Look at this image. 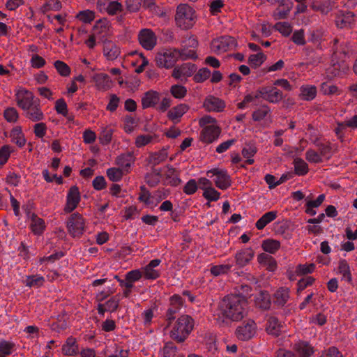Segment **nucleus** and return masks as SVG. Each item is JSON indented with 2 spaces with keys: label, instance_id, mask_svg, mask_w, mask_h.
Here are the masks:
<instances>
[{
  "label": "nucleus",
  "instance_id": "nucleus-15",
  "mask_svg": "<svg viewBox=\"0 0 357 357\" xmlns=\"http://www.w3.org/2000/svg\"><path fill=\"white\" fill-rule=\"evenodd\" d=\"M254 251L251 248H245L237 252L235 255V261L239 268L245 266L254 257Z\"/></svg>",
  "mask_w": 357,
  "mask_h": 357
},
{
  "label": "nucleus",
  "instance_id": "nucleus-34",
  "mask_svg": "<svg viewBox=\"0 0 357 357\" xmlns=\"http://www.w3.org/2000/svg\"><path fill=\"white\" fill-rule=\"evenodd\" d=\"M261 248L266 252L275 254L280 248V242L271 238L265 239L262 241Z\"/></svg>",
  "mask_w": 357,
  "mask_h": 357
},
{
  "label": "nucleus",
  "instance_id": "nucleus-55",
  "mask_svg": "<svg viewBox=\"0 0 357 357\" xmlns=\"http://www.w3.org/2000/svg\"><path fill=\"white\" fill-rule=\"evenodd\" d=\"M211 75V72L207 68H203L199 70V71L195 75L194 80L196 82H203L206 80Z\"/></svg>",
  "mask_w": 357,
  "mask_h": 357
},
{
  "label": "nucleus",
  "instance_id": "nucleus-29",
  "mask_svg": "<svg viewBox=\"0 0 357 357\" xmlns=\"http://www.w3.org/2000/svg\"><path fill=\"white\" fill-rule=\"evenodd\" d=\"M30 227L33 233L39 236L43 233L45 229V223L42 218L38 217L36 214H33L31 218Z\"/></svg>",
  "mask_w": 357,
  "mask_h": 357
},
{
  "label": "nucleus",
  "instance_id": "nucleus-56",
  "mask_svg": "<svg viewBox=\"0 0 357 357\" xmlns=\"http://www.w3.org/2000/svg\"><path fill=\"white\" fill-rule=\"evenodd\" d=\"M120 300L119 294H116L109 299L105 304L107 310L110 312L116 311L119 307Z\"/></svg>",
  "mask_w": 357,
  "mask_h": 357
},
{
  "label": "nucleus",
  "instance_id": "nucleus-44",
  "mask_svg": "<svg viewBox=\"0 0 357 357\" xmlns=\"http://www.w3.org/2000/svg\"><path fill=\"white\" fill-rule=\"evenodd\" d=\"M257 153V148L252 144H247L242 150V155L245 158H247L245 163L247 165H252L254 163V160L252 157Z\"/></svg>",
  "mask_w": 357,
  "mask_h": 357
},
{
  "label": "nucleus",
  "instance_id": "nucleus-35",
  "mask_svg": "<svg viewBox=\"0 0 357 357\" xmlns=\"http://www.w3.org/2000/svg\"><path fill=\"white\" fill-rule=\"evenodd\" d=\"M167 152L166 149L160 150L158 152L151 153L149 157V163L155 167L166 160Z\"/></svg>",
  "mask_w": 357,
  "mask_h": 357
},
{
  "label": "nucleus",
  "instance_id": "nucleus-63",
  "mask_svg": "<svg viewBox=\"0 0 357 357\" xmlns=\"http://www.w3.org/2000/svg\"><path fill=\"white\" fill-rule=\"evenodd\" d=\"M176 347L174 343L169 342H167L162 349L163 357H172L174 356L176 352Z\"/></svg>",
  "mask_w": 357,
  "mask_h": 357
},
{
  "label": "nucleus",
  "instance_id": "nucleus-45",
  "mask_svg": "<svg viewBox=\"0 0 357 357\" xmlns=\"http://www.w3.org/2000/svg\"><path fill=\"white\" fill-rule=\"evenodd\" d=\"M294 165L296 174L303 176L308 172V165L303 159H294Z\"/></svg>",
  "mask_w": 357,
  "mask_h": 357
},
{
  "label": "nucleus",
  "instance_id": "nucleus-38",
  "mask_svg": "<svg viewBox=\"0 0 357 357\" xmlns=\"http://www.w3.org/2000/svg\"><path fill=\"white\" fill-rule=\"evenodd\" d=\"M167 172L165 174V178L168 183L172 186H177L181 182V180L176 174V169L170 165H167Z\"/></svg>",
  "mask_w": 357,
  "mask_h": 357
},
{
  "label": "nucleus",
  "instance_id": "nucleus-43",
  "mask_svg": "<svg viewBox=\"0 0 357 357\" xmlns=\"http://www.w3.org/2000/svg\"><path fill=\"white\" fill-rule=\"evenodd\" d=\"M320 91L324 95L326 96L339 95L340 93V90L337 86L328 82H323L321 84Z\"/></svg>",
  "mask_w": 357,
  "mask_h": 357
},
{
  "label": "nucleus",
  "instance_id": "nucleus-33",
  "mask_svg": "<svg viewBox=\"0 0 357 357\" xmlns=\"http://www.w3.org/2000/svg\"><path fill=\"white\" fill-rule=\"evenodd\" d=\"M280 324L276 317H271L268 318L266 325V331L268 334L278 336L280 333Z\"/></svg>",
  "mask_w": 357,
  "mask_h": 357
},
{
  "label": "nucleus",
  "instance_id": "nucleus-6",
  "mask_svg": "<svg viewBox=\"0 0 357 357\" xmlns=\"http://www.w3.org/2000/svg\"><path fill=\"white\" fill-rule=\"evenodd\" d=\"M85 228L84 219L79 213H72L67 221V229L69 234L74 238L80 237Z\"/></svg>",
  "mask_w": 357,
  "mask_h": 357
},
{
  "label": "nucleus",
  "instance_id": "nucleus-20",
  "mask_svg": "<svg viewBox=\"0 0 357 357\" xmlns=\"http://www.w3.org/2000/svg\"><path fill=\"white\" fill-rule=\"evenodd\" d=\"M256 305L262 309L268 310L271 307V298L269 293L266 290H261L255 297Z\"/></svg>",
  "mask_w": 357,
  "mask_h": 357
},
{
  "label": "nucleus",
  "instance_id": "nucleus-14",
  "mask_svg": "<svg viewBox=\"0 0 357 357\" xmlns=\"http://www.w3.org/2000/svg\"><path fill=\"white\" fill-rule=\"evenodd\" d=\"M189 106L185 103H181L171 108L167 112L168 119L174 124L181 121V117L188 111Z\"/></svg>",
  "mask_w": 357,
  "mask_h": 357
},
{
  "label": "nucleus",
  "instance_id": "nucleus-50",
  "mask_svg": "<svg viewBox=\"0 0 357 357\" xmlns=\"http://www.w3.org/2000/svg\"><path fill=\"white\" fill-rule=\"evenodd\" d=\"M76 17L82 22H91L95 19V13L90 10H82L77 14Z\"/></svg>",
  "mask_w": 357,
  "mask_h": 357
},
{
  "label": "nucleus",
  "instance_id": "nucleus-26",
  "mask_svg": "<svg viewBox=\"0 0 357 357\" xmlns=\"http://www.w3.org/2000/svg\"><path fill=\"white\" fill-rule=\"evenodd\" d=\"M62 351L67 356H75L79 353L78 344L75 338L69 337L62 347Z\"/></svg>",
  "mask_w": 357,
  "mask_h": 357
},
{
  "label": "nucleus",
  "instance_id": "nucleus-10",
  "mask_svg": "<svg viewBox=\"0 0 357 357\" xmlns=\"http://www.w3.org/2000/svg\"><path fill=\"white\" fill-rule=\"evenodd\" d=\"M16 101L17 105L24 111L27 110L37 103L33 94L26 90L19 91L16 93Z\"/></svg>",
  "mask_w": 357,
  "mask_h": 357
},
{
  "label": "nucleus",
  "instance_id": "nucleus-16",
  "mask_svg": "<svg viewBox=\"0 0 357 357\" xmlns=\"http://www.w3.org/2000/svg\"><path fill=\"white\" fill-rule=\"evenodd\" d=\"M293 349L298 357H310L314 351V347L307 341L296 342Z\"/></svg>",
  "mask_w": 357,
  "mask_h": 357
},
{
  "label": "nucleus",
  "instance_id": "nucleus-30",
  "mask_svg": "<svg viewBox=\"0 0 357 357\" xmlns=\"http://www.w3.org/2000/svg\"><path fill=\"white\" fill-rule=\"evenodd\" d=\"M277 215L278 212L275 211H271L264 213L255 224L257 229H263L267 225H268L277 218Z\"/></svg>",
  "mask_w": 357,
  "mask_h": 357
},
{
  "label": "nucleus",
  "instance_id": "nucleus-37",
  "mask_svg": "<svg viewBox=\"0 0 357 357\" xmlns=\"http://www.w3.org/2000/svg\"><path fill=\"white\" fill-rule=\"evenodd\" d=\"M338 273L342 275V280L348 282H351V274L349 265L345 259H341L338 264Z\"/></svg>",
  "mask_w": 357,
  "mask_h": 357
},
{
  "label": "nucleus",
  "instance_id": "nucleus-41",
  "mask_svg": "<svg viewBox=\"0 0 357 357\" xmlns=\"http://www.w3.org/2000/svg\"><path fill=\"white\" fill-rule=\"evenodd\" d=\"M141 271L143 273V277L145 280H154L160 276V272L158 269H154L148 265L141 268Z\"/></svg>",
  "mask_w": 357,
  "mask_h": 357
},
{
  "label": "nucleus",
  "instance_id": "nucleus-25",
  "mask_svg": "<svg viewBox=\"0 0 357 357\" xmlns=\"http://www.w3.org/2000/svg\"><path fill=\"white\" fill-rule=\"evenodd\" d=\"M293 3L290 0H281L278 8L274 13L275 20L284 19L292 8Z\"/></svg>",
  "mask_w": 357,
  "mask_h": 357
},
{
  "label": "nucleus",
  "instance_id": "nucleus-36",
  "mask_svg": "<svg viewBox=\"0 0 357 357\" xmlns=\"http://www.w3.org/2000/svg\"><path fill=\"white\" fill-rule=\"evenodd\" d=\"M233 267V264H220L215 265L211 268V273L213 275L217 277L222 275H225L228 273L229 271H235V269H231Z\"/></svg>",
  "mask_w": 357,
  "mask_h": 357
},
{
  "label": "nucleus",
  "instance_id": "nucleus-5",
  "mask_svg": "<svg viewBox=\"0 0 357 357\" xmlns=\"http://www.w3.org/2000/svg\"><path fill=\"white\" fill-rule=\"evenodd\" d=\"M347 52L344 48L339 50L337 47L334 50L333 58L341 60L333 63V65L327 69L328 76L332 77L340 76L344 74L347 70V65L344 61V59L347 56Z\"/></svg>",
  "mask_w": 357,
  "mask_h": 357
},
{
  "label": "nucleus",
  "instance_id": "nucleus-64",
  "mask_svg": "<svg viewBox=\"0 0 357 357\" xmlns=\"http://www.w3.org/2000/svg\"><path fill=\"white\" fill-rule=\"evenodd\" d=\"M319 357H343V356L337 348L331 347L324 350Z\"/></svg>",
  "mask_w": 357,
  "mask_h": 357
},
{
  "label": "nucleus",
  "instance_id": "nucleus-46",
  "mask_svg": "<svg viewBox=\"0 0 357 357\" xmlns=\"http://www.w3.org/2000/svg\"><path fill=\"white\" fill-rule=\"evenodd\" d=\"M124 173L120 168L111 167L107 169V176L113 182L121 181Z\"/></svg>",
  "mask_w": 357,
  "mask_h": 357
},
{
  "label": "nucleus",
  "instance_id": "nucleus-53",
  "mask_svg": "<svg viewBox=\"0 0 357 357\" xmlns=\"http://www.w3.org/2000/svg\"><path fill=\"white\" fill-rule=\"evenodd\" d=\"M183 77H191L197 70V66L191 63H185L180 66Z\"/></svg>",
  "mask_w": 357,
  "mask_h": 357
},
{
  "label": "nucleus",
  "instance_id": "nucleus-17",
  "mask_svg": "<svg viewBox=\"0 0 357 357\" xmlns=\"http://www.w3.org/2000/svg\"><path fill=\"white\" fill-rule=\"evenodd\" d=\"M204 107L208 112H220L225 109V103L218 98L208 96L204 102Z\"/></svg>",
  "mask_w": 357,
  "mask_h": 357
},
{
  "label": "nucleus",
  "instance_id": "nucleus-54",
  "mask_svg": "<svg viewBox=\"0 0 357 357\" xmlns=\"http://www.w3.org/2000/svg\"><path fill=\"white\" fill-rule=\"evenodd\" d=\"M312 7L315 10H319L323 14H326L331 10V3L329 1H324L322 2H314Z\"/></svg>",
  "mask_w": 357,
  "mask_h": 357
},
{
  "label": "nucleus",
  "instance_id": "nucleus-13",
  "mask_svg": "<svg viewBox=\"0 0 357 357\" xmlns=\"http://www.w3.org/2000/svg\"><path fill=\"white\" fill-rule=\"evenodd\" d=\"M175 19L178 22L197 20L195 10L187 4H181L177 7Z\"/></svg>",
  "mask_w": 357,
  "mask_h": 357
},
{
  "label": "nucleus",
  "instance_id": "nucleus-62",
  "mask_svg": "<svg viewBox=\"0 0 357 357\" xmlns=\"http://www.w3.org/2000/svg\"><path fill=\"white\" fill-rule=\"evenodd\" d=\"M54 67L58 73L62 76H68L70 73L69 66L61 61H56L54 62Z\"/></svg>",
  "mask_w": 357,
  "mask_h": 357
},
{
  "label": "nucleus",
  "instance_id": "nucleus-7",
  "mask_svg": "<svg viewBox=\"0 0 357 357\" xmlns=\"http://www.w3.org/2000/svg\"><path fill=\"white\" fill-rule=\"evenodd\" d=\"M236 45V42L234 38L225 36L214 39L211 43V47L214 53L220 54L232 50Z\"/></svg>",
  "mask_w": 357,
  "mask_h": 357
},
{
  "label": "nucleus",
  "instance_id": "nucleus-28",
  "mask_svg": "<svg viewBox=\"0 0 357 357\" xmlns=\"http://www.w3.org/2000/svg\"><path fill=\"white\" fill-rule=\"evenodd\" d=\"M10 137L12 142L16 144L20 148L23 147L26 142L20 126H16L12 129L10 133Z\"/></svg>",
  "mask_w": 357,
  "mask_h": 357
},
{
  "label": "nucleus",
  "instance_id": "nucleus-58",
  "mask_svg": "<svg viewBox=\"0 0 357 357\" xmlns=\"http://www.w3.org/2000/svg\"><path fill=\"white\" fill-rule=\"evenodd\" d=\"M126 280H130V282H135L139 281L143 277V273H142L141 269H135L130 271L126 273Z\"/></svg>",
  "mask_w": 357,
  "mask_h": 357
},
{
  "label": "nucleus",
  "instance_id": "nucleus-9",
  "mask_svg": "<svg viewBox=\"0 0 357 357\" xmlns=\"http://www.w3.org/2000/svg\"><path fill=\"white\" fill-rule=\"evenodd\" d=\"M80 201L81 195L78 187L76 185L70 187L66 195V202L63 209L65 213H72L77 207Z\"/></svg>",
  "mask_w": 357,
  "mask_h": 357
},
{
  "label": "nucleus",
  "instance_id": "nucleus-24",
  "mask_svg": "<svg viewBox=\"0 0 357 357\" xmlns=\"http://www.w3.org/2000/svg\"><path fill=\"white\" fill-rule=\"evenodd\" d=\"M273 303L284 306L289 298V289L287 287L279 288L274 294Z\"/></svg>",
  "mask_w": 357,
  "mask_h": 357
},
{
  "label": "nucleus",
  "instance_id": "nucleus-11",
  "mask_svg": "<svg viewBox=\"0 0 357 357\" xmlns=\"http://www.w3.org/2000/svg\"><path fill=\"white\" fill-rule=\"evenodd\" d=\"M220 132V128L214 124L206 126L201 132L200 139L204 143H213L218 139Z\"/></svg>",
  "mask_w": 357,
  "mask_h": 357
},
{
  "label": "nucleus",
  "instance_id": "nucleus-23",
  "mask_svg": "<svg viewBox=\"0 0 357 357\" xmlns=\"http://www.w3.org/2000/svg\"><path fill=\"white\" fill-rule=\"evenodd\" d=\"M45 281V280L43 276L36 274L26 275L23 283L29 288H39L43 286Z\"/></svg>",
  "mask_w": 357,
  "mask_h": 357
},
{
  "label": "nucleus",
  "instance_id": "nucleus-39",
  "mask_svg": "<svg viewBox=\"0 0 357 357\" xmlns=\"http://www.w3.org/2000/svg\"><path fill=\"white\" fill-rule=\"evenodd\" d=\"M301 96L304 100H312L317 96V88L314 86H303L301 88Z\"/></svg>",
  "mask_w": 357,
  "mask_h": 357
},
{
  "label": "nucleus",
  "instance_id": "nucleus-27",
  "mask_svg": "<svg viewBox=\"0 0 357 357\" xmlns=\"http://www.w3.org/2000/svg\"><path fill=\"white\" fill-rule=\"evenodd\" d=\"M24 112L26 117L32 121H40L45 118V115L40 109L38 103H36L27 110H24Z\"/></svg>",
  "mask_w": 357,
  "mask_h": 357
},
{
  "label": "nucleus",
  "instance_id": "nucleus-52",
  "mask_svg": "<svg viewBox=\"0 0 357 357\" xmlns=\"http://www.w3.org/2000/svg\"><path fill=\"white\" fill-rule=\"evenodd\" d=\"M204 197L209 202H216L219 199L220 193L214 188H208L204 191Z\"/></svg>",
  "mask_w": 357,
  "mask_h": 357
},
{
  "label": "nucleus",
  "instance_id": "nucleus-51",
  "mask_svg": "<svg viewBox=\"0 0 357 357\" xmlns=\"http://www.w3.org/2000/svg\"><path fill=\"white\" fill-rule=\"evenodd\" d=\"M3 116L8 122L15 123L19 118V114L15 108L8 107L4 111Z\"/></svg>",
  "mask_w": 357,
  "mask_h": 357
},
{
  "label": "nucleus",
  "instance_id": "nucleus-21",
  "mask_svg": "<svg viewBox=\"0 0 357 357\" xmlns=\"http://www.w3.org/2000/svg\"><path fill=\"white\" fill-rule=\"evenodd\" d=\"M93 81L99 90L105 91L110 88L112 80L109 76L105 73L94 75Z\"/></svg>",
  "mask_w": 357,
  "mask_h": 357
},
{
  "label": "nucleus",
  "instance_id": "nucleus-60",
  "mask_svg": "<svg viewBox=\"0 0 357 357\" xmlns=\"http://www.w3.org/2000/svg\"><path fill=\"white\" fill-rule=\"evenodd\" d=\"M122 5L117 1H109L105 10L109 15H116L121 10Z\"/></svg>",
  "mask_w": 357,
  "mask_h": 357
},
{
  "label": "nucleus",
  "instance_id": "nucleus-32",
  "mask_svg": "<svg viewBox=\"0 0 357 357\" xmlns=\"http://www.w3.org/2000/svg\"><path fill=\"white\" fill-rule=\"evenodd\" d=\"M103 53L107 59L114 60L120 55L121 51L117 45L109 42L105 44Z\"/></svg>",
  "mask_w": 357,
  "mask_h": 357
},
{
  "label": "nucleus",
  "instance_id": "nucleus-31",
  "mask_svg": "<svg viewBox=\"0 0 357 357\" xmlns=\"http://www.w3.org/2000/svg\"><path fill=\"white\" fill-rule=\"evenodd\" d=\"M16 350V344L14 342L3 339L0 340V357L13 355Z\"/></svg>",
  "mask_w": 357,
  "mask_h": 357
},
{
  "label": "nucleus",
  "instance_id": "nucleus-2",
  "mask_svg": "<svg viewBox=\"0 0 357 357\" xmlns=\"http://www.w3.org/2000/svg\"><path fill=\"white\" fill-rule=\"evenodd\" d=\"M170 337L177 342H183L190 334L195 326L194 319L189 315L183 314L171 324Z\"/></svg>",
  "mask_w": 357,
  "mask_h": 357
},
{
  "label": "nucleus",
  "instance_id": "nucleus-18",
  "mask_svg": "<svg viewBox=\"0 0 357 357\" xmlns=\"http://www.w3.org/2000/svg\"><path fill=\"white\" fill-rule=\"evenodd\" d=\"M266 91L264 100L270 103H278L284 98L282 92L274 86H266Z\"/></svg>",
  "mask_w": 357,
  "mask_h": 357
},
{
  "label": "nucleus",
  "instance_id": "nucleus-22",
  "mask_svg": "<svg viewBox=\"0 0 357 357\" xmlns=\"http://www.w3.org/2000/svg\"><path fill=\"white\" fill-rule=\"evenodd\" d=\"M134 162V158L132 154H122L117 157L116 160V164L119 167L122 171L127 173Z\"/></svg>",
  "mask_w": 357,
  "mask_h": 357
},
{
  "label": "nucleus",
  "instance_id": "nucleus-12",
  "mask_svg": "<svg viewBox=\"0 0 357 357\" xmlns=\"http://www.w3.org/2000/svg\"><path fill=\"white\" fill-rule=\"evenodd\" d=\"M140 45L146 50H151L156 45L157 39L154 33L149 29H142L138 36Z\"/></svg>",
  "mask_w": 357,
  "mask_h": 357
},
{
  "label": "nucleus",
  "instance_id": "nucleus-59",
  "mask_svg": "<svg viewBox=\"0 0 357 357\" xmlns=\"http://www.w3.org/2000/svg\"><path fill=\"white\" fill-rule=\"evenodd\" d=\"M11 151V147L9 145H4L0 148V165L7 162Z\"/></svg>",
  "mask_w": 357,
  "mask_h": 357
},
{
  "label": "nucleus",
  "instance_id": "nucleus-40",
  "mask_svg": "<svg viewBox=\"0 0 357 357\" xmlns=\"http://www.w3.org/2000/svg\"><path fill=\"white\" fill-rule=\"evenodd\" d=\"M271 112L270 107L264 104L261 105L260 107H259L257 109L253 112L252 113V119L255 121H261L263 120L269 113Z\"/></svg>",
  "mask_w": 357,
  "mask_h": 357
},
{
  "label": "nucleus",
  "instance_id": "nucleus-3",
  "mask_svg": "<svg viewBox=\"0 0 357 357\" xmlns=\"http://www.w3.org/2000/svg\"><path fill=\"white\" fill-rule=\"evenodd\" d=\"M178 59V49L176 48L162 50L155 57L157 66L167 69L172 68Z\"/></svg>",
  "mask_w": 357,
  "mask_h": 357
},
{
  "label": "nucleus",
  "instance_id": "nucleus-49",
  "mask_svg": "<svg viewBox=\"0 0 357 357\" xmlns=\"http://www.w3.org/2000/svg\"><path fill=\"white\" fill-rule=\"evenodd\" d=\"M170 92L175 98L181 99L186 96L187 89L182 85L174 84L171 86Z\"/></svg>",
  "mask_w": 357,
  "mask_h": 357
},
{
  "label": "nucleus",
  "instance_id": "nucleus-1",
  "mask_svg": "<svg viewBox=\"0 0 357 357\" xmlns=\"http://www.w3.org/2000/svg\"><path fill=\"white\" fill-rule=\"evenodd\" d=\"M248 302L239 295H228L220 302L219 317L232 321H238L247 314Z\"/></svg>",
  "mask_w": 357,
  "mask_h": 357
},
{
  "label": "nucleus",
  "instance_id": "nucleus-47",
  "mask_svg": "<svg viewBox=\"0 0 357 357\" xmlns=\"http://www.w3.org/2000/svg\"><path fill=\"white\" fill-rule=\"evenodd\" d=\"M152 195L149 190L144 186L140 187L139 200L146 205H153Z\"/></svg>",
  "mask_w": 357,
  "mask_h": 357
},
{
  "label": "nucleus",
  "instance_id": "nucleus-57",
  "mask_svg": "<svg viewBox=\"0 0 357 357\" xmlns=\"http://www.w3.org/2000/svg\"><path fill=\"white\" fill-rule=\"evenodd\" d=\"M179 53V59L181 60H187V59H196L197 55L194 50H188V47H182L181 49H178Z\"/></svg>",
  "mask_w": 357,
  "mask_h": 357
},
{
  "label": "nucleus",
  "instance_id": "nucleus-61",
  "mask_svg": "<svg viewBox=\"0 0 357 357\" xmlns=\"http://www.w3.org/2000/svg\"><path fill=\"white\" fill-rule=\"evenodd\" d=\"M305 158L310 162L319 163L322 162L321 155L312 149H308L306 151Z\"/></svg>",
  "mask_w": 357,
  "mask_h": 357
},
{
  "label": "nucleus",
  "instance_id": "nucleus-42",
  "mask_svg": "<svg viewBox=\"0 0 357 357\" xmlns=\"http://www.w3.org/2000/svg\"><path fill=\"white\" fill-rule=\"evenodd\" d=\"M266 59V56L261 52L251 54L248 58V63L254 68L259 67Z\"/></svg>",
  "mask_w": 357,
  "mask_h": 357
},
{
  "label": "nucleus",
  "instance_id": "nucleus-4",
  "mask_svg": "<svg viewBox=\"0 0 357 357\" xmlns=\"http://www.w3.org/2000/svg\"><path fill=\"white\" fill-rule=\"evenodd\" d=\"M257 326L254 320L249 319L238 325L235 331L236 337L241 341H248L257 333Z\"/></svg>",
  "mask_w": 357,
  "mask_h": 357
},
{
  "label": "nucleus",
  "instance_id": "nucleus-8",
  "mask_svg": "<svg viewBox=\"0 0 357 357\" xmlns=\"http://www.w3.org/2000/svg\"><path fill=\"white\" fill-rule=\"evenodd\" d=\"M208 177L215 176L214 182L215 185L221 190H227L231 185V180L227 172L225 169L214 168L206 173Z\"/></svg>",
  "mask_w": 357,
  "mask_h": 357
},
{
  "label": "nucleus",
  "instance_id": "nucleus-19",
  "mask_svg": "<svg viewBox=\"0 0 357 357\" xmlns=\"http://www.w3.org/2000/svg\"><path fill=\"white\" fill-rule=\"evenodd\" d=\"M160 101V95L157 91L150 90L146 92L142 98L143 109L155 107Z\"/></svg>",
  "mask_w": 357,
  "mask_h": 357
},
{
  "label": "nucleus",
  "instance_id": "nucleus-48",
  "mask_svg": "<svg viewBox=\"0 0 357 357\" xmlns=\"http://www.w3.org/2000/svg\"><path fill=\"white\" fill-rule=\"evenodd\" d=\"M169 194V190L165 188H160L153 192L152 195L153 205L156 206L162 200L167 198Z\"/></svg>",
  "mask_w": 357,
  "mask_h": 357
}]
</instances>
